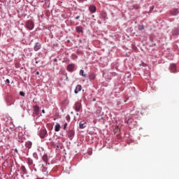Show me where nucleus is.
<instances>
[{
  "label": "nucleus",
  "instance_id": "12",
  "mask_svg": "<svg viewBox=\"0 0 179 179\" xmlns=\"http://www.w3.org/2000/svg\"><path fill=\"white\" fill-rule=\"evenodd\" d=\"M55 132H59V131H61V124H59V123H56L55 126Z\"/></svg>",
  "mask_w": 179,
  "mask_h": 179
},
{
  "label": "nucleus",
  "instance_id": "14",
  "mask_svg": "<svg viewBox=\"0 0 179 179\" xmlns=\"http://www.w3.org/2000/svg\"><path fill=\"white\" fill-rule=\"evenodd\" d=\"M79 127L80 129H83L84 128H86V122L85 121H81L79 124Z\"/></svg>",
  "mask_w": 179,
  "mask_h": 179
},
{
  "label": "nucleus",
  "instance_id": "7",
  "mask_svg": "<svg viewBox=\"0 0 179 179\" xmlns=\"http://www.w3.org/2000/svg\"><path fill=\"white\" fill-rule=\"evenodd\" d=\"M81 90H82V85H78L75 88L74 93L76 94H78V93H79V92H80Z\"/></svg>",
  "mask_w": 179,
  "mask_h": 179
},
{
  "label": "nucleus",
  "instance_id": "19",
  "mask_svg": "<svg viewBox=\"0 0 179 179\" xmlns=\"http://www.w3.org/2000/svg\"><path fill=\"white\" fill-rule=\"evenodd\" d=\"M90 80H94L96 79V76L94 73L90 75Z\"/></svg>",
  "mask_w": 179,
  "mask_h": 179
},
{
  "label": "nucleus",
  "instance_id": "1",
  "mask_svg": "<svg viewBox=\"0 0 179 179\" xmlns=\"http://www.w3.org/2000/svg\"><path fill=\"white\" fill-rule=\"evenodd\" d=\"M39 135L41 139H44V138H47V136H48V133L47 132V129H41L40 131Z\"/></svg>",
  "mask_w": 179,
  "mask_h": 179
},
{
  "label": "nucleus",
  "instance_id": "18",
  "mask_svg": "<svg viewBox=\"0 0 179 179\" xmlns=\"http://www.w3.org/2000/svg\"><path fill=\"white\" fill-rule=\"evenodd\" d=\"M31 145L32 143L30 141H28L25 143V146L26 148H28V149H30L31 148Z\"/></svg>",
  "mask_w": 179,
  "mask_h": 179
},
{
  "label": "nucleus",
  "instance_id": "2",
  "mask_svg": "<svg viewBox=\"0 0 179 179\" xmlns=\"http://www.w3.org/2000/svg\"><path fill=\"white\" fill-rule=\"evenodd\" d=\"M39 114H40V108L37 105L34 106L33 107V116L36 117Z\"/></svg>",
  "mask_w": 179,
  "mask_h": 179
},
{
  "label": "nucleus",
  "instance_id": "31",
  "mask_svg": "<svg viewBox=\"0 0 179 179\" xmlns=\"http://www.w3.org/2000/svg\"><path fill=\"white\" fill-rule=\"evenodd\" d=\"M92 17H94V15H92Z\"/></svg>",
  "mask_w": 179,
  "mask_h": 179
},
{
  "label": "nucleus",
  "instance_id": "6",
  "mask_svg": "<svg viewBox=\"0 0 179 179\" xmlns=\"http://www.w3.org/2000/svg\"><path fill=\"white\" fill-rule=\"evenodd\" d=\"M170 13L172 16H176V15H178L179 10L177 8H174L170 11Z\"/></svg>",
  "mask_w": 179,
  "mask_h": 179
},
{
  "label": "nucleus",
  "instance_id": "16",
  "mask_svg": "<svg viewBox=\"0 0 179 179\" xmlns=\"http://www.w3.org/2000/svg\"><path fill=\"white\" fill-rule=\"evenodd\" d=\"M43 160L46 163V164H48V157L47 155H43Z\"/></svg>",
  "mask_w": 179,
  "mask_h": 179
},
{
  "label": "nucleus",
  "instance_id": "27",
  "mask_svg": "<svg viewBox=\"0 0 179 179\" xmlns=\"http://www.w3.org/2000/svg\"><path fill=\"white\" fill-rule=\"evenodd\" d=\"M80 16L78 15L76 19L78 20V19H80Z\"/></svg>",
  "mask_w": 179,
  "mask_h": 179
},
{
  "label": "nucleus",
  "instance_id": "4",
  "mask_svg": "<svg viewBox=\"0 0 179 179\" xmlns=\"http://www.w3.org/2000/svg\"><path fill=\"white\" fill-rule=\"evenodd\" d=\"M74 135H75V131L72 129H69L68 131L67 136H68V138H69V139H73Z\"/></svg>",
  "mask_w": 179,
  "mask_h": 179
},
{
  "label": "nucleus",
  "instance_id": "23",
  "mask_svg": "<svg viewBox=\"0 0 179 179\" xmlns=\"http://www.w3.org/2000/svg\"><path fill=\"white\" fill-rule=\"evenodd\" d=\"M66 127H68V123H64V126H63V129L64 130V131H66Z\"/></svg>",
  "mask_w": 179,
  "mask_h": 179
},
{
  "label": "nucleus",
  "instance_id": "34",
  "mask_svg": "<svg viewBox=\"0 0 179 179\" xmlns=\"http://www.w3.org/2000/svg\"><path fill=\"white\" fill-rule=\"evenodd\" d=\"M0 37H1V31H0Z\"/></svg>",
  "mask_w": 179,
  "mask_h": 179
},
{
  "label": "nucleus",
  "instance_id": "17",
  "mask_svg": "<svg viewBox=\"0 0 179 179\" xmlns=\"http://www.w3.org/2000/svg\"><path fill=\"white\" fill-rule=\"evenodd\" d=\"M21 170L23 174H27V170L26 169V167L24 166H21Z\"/></svg>",
  "mask_w": 179,
  "mask_h": 179
},
{
  "label": "nucleus",
  "instance_id": "28",
  "mask_svg": "<svg viewBox=\"0 0 179 179\" xmlns=\"http://www.w3.org/2000/svg\"><path fill=\"white\" fill-rule=\"evenodd\" d=\"M42 113H43V114H45V110L44 109H43V110H42Z\"/></svg>",
  "mask_w": 179,
  "mask_h": 179
},
{
  "label": "nucleus",
  "instance_id": "15",
  "mask_svg": "<svg viewBox=\"0 0 179 179\" xmlns=\"http://www.w3.org/2000/svg\"><path fill=\"white\" fill-rule=\"evenodd\" d=\"M76 30L77 33H83V28L82 27H77Z\"/></svg>",
  "mask_w": 179,
  "mask_h": 179
},
{
  "label": "nucleus",
  "instance_id": "30",
  "mask_svg": "<svg viewBox=\"0 0 179 179\" xmlns=\"http://www.w3.org/2000/svg\"><path fill=\"white\" fill-rule=\"evenodd\" d=\"M152 10H153V7L150 8V12H152Z\"/></svg>",
  "mask_w": 179,
  "mask_h": 179
},
{
  "label": "nucleus",
  "instance_id": "3",
  "mask_svg": "<svg viewBox=\"0 0 179 179\" xmlns=\"http://www.w3.org/2000/svg\"><path fill=\"white\" fill-rule=\"evenodd\" d=\"M26 27H27L29 30H33V29H34V23H33V21L28 20L26 23Z\"/></svg>",
  "mask_w": 179,
  "mask_h": 179
},
{
  "label": "nucleus",
  "instance_id": "33",
  "mask_svg": "<svg viewBox=\"0 0 179 179\" xmlns=\"http://www.w3.org/2000/svg\"><path fill=\"white\" fill-rule=\"evenodd\" d=\"M96 101V99H94V101Z\"/></svg>",
  "mask_w": 179,
  "mask_h": 179
},
{
  "label": "nucleus",
  "instance_id": "26",
  "mask_svg": "<svg viewBox=\"0 0 179 179\" xmlns=\"http://www.w3.org/2000/svg\"><path fill=\"white\" fill-rule=\"evenodd\" d=\"M6 82L7 83H10V81L9 80V79H6Z\"/></svg>",
  "mask_w": 179,
  "mask_h": 179
},
{
  "label": "nucleus",
  "instance_id": "8",
  "mask_svg": "<svg viewBox=\"0 0 179 179\" xmlns=\"http://www.w3.org/2000/svg\"><path fill=\"white\" fill-rule=\"evenodd\" d=\"M80 108H82V104L79 102H76L75 104L76 111H80Z\"/></svg>",
  "mask_w": 179,
  "mask_h": 179
},
{
  "label": "nucleus",
  "instance_id": "32",
  "mask_svg": "<svg viewBox=\"0 0 179 179\" xmlns=\"http://www.w3.org/2000/svg\"><path fill=\"white\" fill-rule=\"evenodd\" d=\"M57 148H59V145H57Z\"/></svg>",
  "mask_w": 179,
  "mask_h": 179
},
{
  "label": "nucleus",
  "instance_id": "29",
  "mask_svg": "<svg viewBox=\"0 0 179 179\" xmlns=\"http://www.w3.org/2000/svg\"><path fill=\"white\" fill-rule=\"evenodd\" d=\"M36 75H40V73L38 71H37Z\"/></svg>",
  "mask_w": 179,
  "mask_h": 179
},
{
  "label": "nucleus",
  "instance_id": "11",
  "mask_svg": "<svg viewBox=\"0 0 179 179\" xmlns=\"http://www.w3.org/2000/svg\"><path fill=\"white\" fill-rule=\"evenodd\" d=\"M41 48V44L40 43H36L34 47V51H38Z\"/></svg>",
  "mask_w": 179,
  "mask_h": 179
},
{
  "label": "nucleus",
  "instance_id": "21",
  "mask_svg": "<svg viewBox=\"0 0 179 179\" xmlns=\"http://www.w3.org/2000/svg\"><path fill=\"white\" fill-rule=\"evenodd\" d=\"M80 76H84V78H86V74H85V71L83 70L80 71Z\"/></svg>",
  "mask_w": 179,
  "mask_h": 179
},
{
  "label": "nucleus",
  "instance_id": "13",
  "mask_svg": "<svg viewBox=\"0 0 179 179\" xmlns=\"http://www.w3.org/2000/svg\"><path fill=\"white\" fill-rule=\"evenodd\" d=\"M170 69H171V72H176V71H177V66H176V64H173L171 65V67H170Z\"/></svg>",
  "mask_w": 179,
  "mask_h": 179
},
{
  "label": "nucleus",
  "instance_id": "9",
  "mask_svg": "<svg viewBox=\"0 0 179 179\" xmlns=\"http://www.w3.org/2000/svg\"><path fill=\"white\" fill-rule=\"evenodd\" d=\"M90 12H92V13H96V8L94 5H90L89 7Z\"/></svg>",
  "mask_w": 179,
  "mask_h": 179
},
{
  "label": "nucleus",
  "instance_id": "24",
  "mask_svg": "<svg viewBox=\"0 0 179 179\" xmlns=\"http://www.w3.org/2000/svg\"><path fill=\"white\" fill-rule=\"evenodd\" d=\"M66 120L67 121H71V116H69V115H68L66 117Z\"/></svg>",
  "mask_w": 179,
  "mask_h": 179
},
{
  "label": "nucleus",
  "instance_id": "22",
  "mask_svg": "<svg viewBox=\"0 0 179 179\" xmlns=\"http://www.w3.org/2000/svg\"><path fill=\"white\" fill-rule=\"evenodd\" d=\"M138 30H145V27L143 25H139L138 26Z\"/></svg>",
  "mask_w": 179,
  "mask_h": 179
},
{
  "label": "nucleus",
  "instance_id": "5",
  "mask_svg": "<svg viewBox=\"0 0 179 179\" xmlns=\"http://www.w3.org/2000/svg\"><path fill=\"white\" fill-rule=\"evenodd\" d=\"M67 71L69 72H72L74 69H75V64H70L67 66V68H66Z\"/></svg>",
  "mask_w": 179,
  "mask_h": 179
},
{
  "label": "nucleus",
  "instance_id": "20",
  "mask_svg": "<svg viewBox=\"0 0 179 179\" xmlns=\"http://www.w3.org/2000/svg\"><path fill=\"white\" fill-rule=\"evenodd\" d=\"M27 164H29V166H31V164H33V159L28 158L27 159Z\"/></svg>",
  "mask_w": 179,
  "mask_h": 179
},
{
  "label": "nucleus",
  "instance_id": "10",
  "mask_svg": "<svg viewBox=\"0 0 179 179\" xmlns=\"http://www.w3.org/2000/svg\"><path fill=\"white\" fill-rule=\"evenodd\" d=\"M42 173H43L45 177H48V176H50V173H48V171H47V168L44 167V166H43Z\"/></svg>",
  "mask_w": 179,
  "mask_h": 179
},
{
  "label": "nucleus",
  "instance_id": "25",
  "mask_svg": "<svg viewBox=\"0 0 179 179\" xmlns=\"http://www.w3.org/2000/svg\"><path fill=\"white\" fill-rule=\"evenodd\" d=\"M20 96H22V97H24V96H25V94L24 92H20Z\"/></svg>",
  "mask_w": 179,
  "mask_h": 179
}]
</instances>
